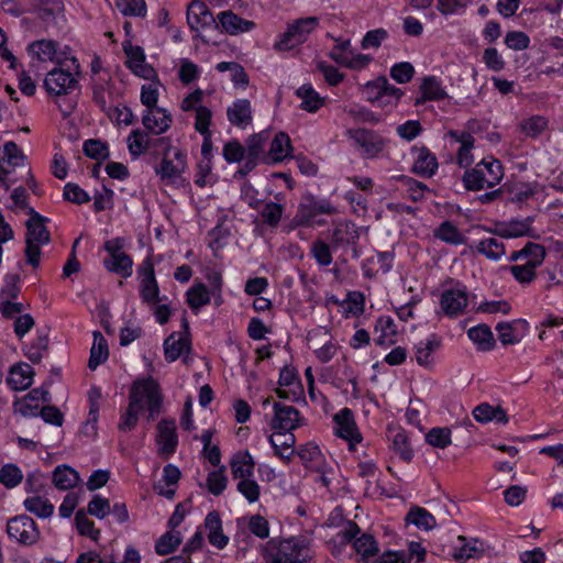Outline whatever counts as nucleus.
Returning <instances> with one entry per match:
<instances>
[{
  "label": "nucleus",
  "instance_id": "1",
  "mask_svg": "<svg viewBox=\"0 0 563 563\" xmlns=\"http://www.w3.org/2000/svg\"><path fill=\"white\" fill-rule=\"evenodd\" d=\"M144 404L147 405L148 420L155 419L161 413L163 395L158 383L152 377L133 383L129 394V406L118 426L120 431L128 432L135 428Z\"/></svg>",
  "mask_w": 563,
  "mask_h": 563
},
{
  "label": "nucleus",
  "instance_id": "2",
  "mask_svg": "<svg viewBox=\"0 0 563 563\" xmlns=\"http://www.w3.org/2000/svg\"><path fill=\"white\" fill-rule=\"evenodd\" d=\"M264 563H308L311 560L309 541L302 536L273 538L261 548Z\"/></svg>",
  "mask_w": 563,
  "mask_h": 563
},
{
  "label": "nucleus",
  "instance_id": "3",
  "mask_svg": "<svg viewBox=\"0 0 563 563\" xmlns=\"http://www.w3.org/2000/svg\"><path fill=\"white\" fill-rule=\"evenodd\" d=\"M30 219L26 221L25 234V256L26 262L34 268L38 267L41 258L40 245L47 244L51 241V233L45 222L46 218L37 213L33 208L27 210Z\"/></svg>",
  "mask_w": 563,
  "mask_h": 563
},
{
  "label": "nucleus",
  "instance_id": "4",
  "mask_svg": "<svg viewBox=\"0 0 563 563\" xmlns=\"http://www.w3.org/2000/svg\"><path fill=\"white\" fill-rule=\"evenodd\" d=\"M504 176L503 166L495 158L483 159L475 168L466 170L463 176L465 188L468 190H482L485 187H494Z\"/></svg>",
  "mask_w": 563,
  "mask_h": 563
},
{
  "label": "nucleus",
  "instance_id": "5",
  "mask_svg": "<svg viewBox=\"0 0 563 563\" xmlns=\"http://www.w3.org/2000/svg\"><path fill=\"white\" fill-rule=\"evenodd\" d=\"M360 527L354 521H347L346 527L339 532V538L342 543H350L354 540L353 547L361 560L367 562L378 553V544L373 536L363 533L361 537Z\"/></svg>",
  "mask_w": 563,
  "mask_h": 563
},
{
  "label": "nucleus",
  "instance_id": "6",
  "mask_svg": "<svg viewBox=\"0 0 563 563\" xmlns=\"http://www.w3.org/2000/svg\"><path fill=\"white\" fill-rule=\"evenodd\" d=\"M360 228L352 221H343L335 224L331 233V245L334 250H341L344 254L351 253L353 258L360 257L357 242Z\"/></svg>",
  "mask_w": 563,
  "mask_h": 563
},
{
  "label": "nucleus",
  "instance_id": "7",
  "mask_svg": "<svg viewBox=\"0 0 563 563\" xmlns=\"http://www.w3.org/2000/svg\"><path fill=\"white\" fill-rule=\"evenodd\" d=\"M346 136L367 158L377 157L386 146V140L382 135L365 128L350 129L346 131Z\"/></svg>",
  "mask_w": 563,
  "mask_h": 563
},
{
  "label": "nucleus",
  "instance_id": "8",
  "mask_svg": "<svg viewBox=\"0 0 563 563\" xmlns=\"http://www.w3.org/2000/svg\"><path fill=\"white\" fill-rule=\"evenodd\" d=\"M7 532L11 539L26 547L35 544L41 534L35 521L26 515L11 518L7 525Z\"/></svg>",
  "mask_w": 563,
  "mask_h": 563
},
{
  "label": "nucleus",
  "instance_id": "9",
  "mask_svg": "<svg viewBox=\"0 0 563 563\" xmlns=\"http://www.w3.org/2000/svg\"><path fill=\"white\" fill-rule=\"evenodd\" d=\"M318 19L314 16L303 18L290 24L275 46L279 49H290L306 41L307 35L317 26Z\"/></svg>",
  "mask_w": 563,
  "mask_h": 563
},
{
  "label": "nucleus",
  "instance_id": "10",
  "mask_svg": "<svg viewBox=\"0 0 563 563\" xmlns=\"http://www.w3.org/2000/svg\"><path fill=\"white\" fill-rule=\"evenodd\" d=\"M181 325L184 331L173 332L163 344L165 360L169 363L190 352V332L186 313L183 316Z\"/></svg>",
  "mask_w": 563,
  "mask_h": 563
},
{
  "label": "nucleus",
  "instance_id": "11",
  "mask_svg": "<svg viewBox=\"0 0 563 563\" xmlns=\"http://www.w3.org/2000/svg\"><path fill=\"white\" fill-rule=\"evenodd\" d=\"M44 86L47 93L54 97L70 95L79 87L73 74L62 68H54L48 71L44 79Z\"/></svg>",
  "mask_w": 563,
  "mask_h": 563
},
{
  "label": "nucleus",
  "instance_id": "12",
  "mask_svg": "<svg viewBox=\"0 0 563 563\" xmlns=\"http://www.w3.org/2000/svg\"><path fill=\"white\" fill-rule=\"evenodd\" d=\"M336 208L328 200H318L312 195L303 197L295 216V221L299 225H308L318 214H333Z\"/></svg>",
  "mask_w": 563,
  "mask_h": 563
},
{
  "label": "nucleus",
  "instance_id": "13",
  "mask_svg": "<svg viewBox=\"0 0 563 563\" xmlns=\"http://www.w3.org/2000/svg\"><path fill=\"white\" fill-rule=\"evenodd\" d=\"M187 23L191 31L206 27L219 29L217 18L213 16L207 4L201 0H192L187 8Z\"/></svg>",
  "mask_w": 563,
  "mask_h": 563
},
{
  "label": "nucleus",
  "instance_id": "14",
  "mask_svg": "<svg viewBox=\"0 0 563 563\" xmlns=\"http://www.w3.org/2000/svg\"><path fill=\"white\" fill-rule=\"evenodd\" d=\"M335 421V434L344 440H346L350 444V449H353L355 443H360L362 440V435L357 430L356 423L353 418V413L349 408H344L340 410L334 416Z\"/></svg>",
  "mask_w": 563,
  "mask_h": 563
},
{
  "label": "nucleus",
  "instance_id": "15",
  "mask_svg": "<svg viewBox=\"0 0 563 563\" xmlns=\"http://www.w3.org/2000/svg\"><path fill=\"white\" fill-rule=\"evenodd\" d=\"M156 443L161 455L168 457L177 448L178 438L174 419H163L157 424Z\"/></svg>",
  "mask_w": 563,
  "mask_h": 563
},
{
  "label": "nucleus",
  "instance_id": "16",
  "mask_svg": "<svg viewBox=\"0 0 563 563\" xmlns=\"http://www.w3.org/2000/svg\"><path fill=\"white\" fill-rule=\"evenodd\" d=\"M300 421L299 411L287 405L279 402L274 404V418L272 420V429L278 431H292L298 428Z\"/></svg>",
  "mask_w": 563,
  "mask_h": 563
},
{
  "label": "nucleus",
  "instance_id": "17",
  "mask_svg": "<svg viewBox=\"0 0 563 563\" xmlns=\"http://www.w3.org/2000/svg\"><path fill=\"white\" fill-rule=\"evenodd\" d=\"M172 122V114L164 108L146 110L142 118L144 129L151 131L154 135L165 133L170 128Z\"/></svg>",
  "mask_w": 563,
  "mask_h": 563
},
{
  "label": "nucleus",
  "instance_id": "18",
  "mask_svg": "<svg viewBox=\"0 0 563 563\" xmlns=\"http://www.w3.org/2000/svg\"><path fill=\"white\" fill-rule=\"evenodd\" d=\"M217 23L222 32L230 35H238L249 32L254 29L255 23L251 20H245L231 10L222 11L217 15Z\"/></svg>",
  "mask_w": 563,
  "mask_h": 563
},
{
  "label": "nucleus",
  "instance_id": "19",
  "mask_svg": "<svg viewBox=\"0 0 563 563\" xmlns=\"http://www.w3.org/2000/svg\"><path fill=\"white\" fill-rule=\"evenodd\" d=\"M467 303L468 297L465 289H448L441 295V308L449 317L462 314Z\"/></svg>",
  "mask_w": 563,
  "mask_h": 563
},
{
  "label": "nucleus",
  "instance_id": "20",
  "mask_svg": "<svg viewBox=\"0 0 563 563\" xmlns=\"http://www.w3.org/2000/svg\"><path fill=\"white\" fill-rule=\"evenodd\" d=\"M174 159L175 162L168 155L162 158L159 166L155 168L161 179L173 181L185 170L186 156L180 150L174 148Z\"/></svg>",
  "mask_w": 563,
  "mask_h": 563
},
{
  "label": "nucleus",
  "instance_id": "21",
  "mask_svg": "<svg viewBox=\"0 0 563 563\" xmlns=\"http://www.w3.org/2000/svg\"><path fill=\"white\" fill-rule=\"evenodd\" d=\"M441 345L442 340L437 334H431L424 341H420L415 345V356L417 363L424 368L431 369L434 364L432 354L439 350Z\"/></svg>",
  "mask_w": 563,
  "mask_h": 563
},
{
  "label": "nucleus",
  "instance_id": "22",
  "mask_svg": "<svg viewBox=\"0 0 563 563\" xmlns=\"http://www.w3.org/2000/svg\"><path fill=\"white\" fill-rule=\"evenodd\" d=\"M34 371L27 363H20L11 367L7 377L8 385L13 390H24L32 385Z\"/></svg>",
  "mask_w": 563,
  "mask_h": 563
},
{
  "label": "nucleus",
  "instance_id": "23",
  "mask_svg": "<svg viewBox=\"0 0 563 563\" xmlns=\"http://www.w3.org/2000/svg\"><path fill=\"white\" fill-rule=\"evenodd\" d=\"M231 472L233 478H251L254 474L255 462L249 451H239L231 457Z\"/></svg>",
  "mask_w": 563,
  "mask_h": 563
},
{
  "label": "nucleus",
  "instance_id": "24",
  "mask_svg": "<svg viewBox=\"0 0 563 563\" xmlns=\"http://www.w3.org/2000/svg\"><path fill=\"white\" fill-rule=\"evenodd\" d=\"M150 134L151 131H147L146 129H135L129 134L126 140L128 148L134 158L140 157L142 154L148 153L152 148V142L154 137Z\"/></svg>",
  "mask_w": 563,
  "mask_h": 563
},
{
  "label": "nucleus",
  "instance_id": "25",
  "mask_svg": "<svg viewBox=\"0 0 563 563\" xmlns=\"http://www.w3.org/2000/svg\"><path fill=\"white\" fill-rule=\"evenodd\" d=\"M269 442L275 450V454L289 462L295 454L294 445L296 442L291 431H278L269 437Z\"/></svg>",
  "mask_w": 563,
  "mask_h": 563
},
{
  "label": "nucleus",
  "instance_id": "26",
  "mask_svg": "<svg viewBox=\"0 0 563 563\" xmlns=\"http://www.w3.org/2000/svg\"><path fill=\"white\" fill-rule=\"evenodd\" d=\"M227 117L231 124L245 128L252 123V108L247 99H239L227 110Z\"/></svg>",
  "mask_w": 563,
  "mask_h": 563
},
{
  "label": "nucleus",
  "instance_id": "27",
  "mask_svg": "<svg viewBox=\"0 0 563 563\" xmlns=\"http://www.w3.org/2000/svg\"><path fill=\"white\" fill-rule=\"evenodd\" d=\"M250 207L254 209H260V214L263 219V222L268 224L269 227H277L282 214H283V206L273 201L262 202L261 200H255L250 196L249 201Z\"/></svg>",
  "mask_w": 563,
  "mask_h": 563
},
{
  "label": "nucleus",
  "instance_id": "28",
  "mask_svg": "<svg viewBox=\"0 0 563 563\" xmlns=\"http://www.w3.org/2000/svg\"><path fill=\"white\" fill-rule=\"evenodd\" d=\"M416 151L418 155L412 166L413 173L422 177H432L438 169V159L435 155H433L426 146L416 148Z\"/></svg>",
  "mask_w": 563,
  "mask_h": 563
},
{
  "label": "nucleus",
  "instance_id": "29",
  "mask_svg": "<svg viewBox=\"0 0 563 563\" xmlns=\"http://www.w3.org/2000/svg\"><path fill=\"white\" fill-rule=\"evenodd\" d=\"M40 400H43L44 402H48L49 401V394L47 390L43 389V388H34L32 389L23 399V401H21L19 404V412L26 417V416H37L38 413V410H40V406H38V401Z\"/></svg>",
  "mask_w": 563,
  "mask_h": 563
},
{
  "label": "nucleus",
  "instance_id": "30",
  "mask_svg": "<svg viewBox=\"0 0 563 563\" xmlns=\"http://www.w3.org/2000/svg\"><path fill=\"white\" fill-rule=\"evenodd\" d=\"M473 416L481 423H487L493 420L499 423L508 422V416L500 406L493 407L487 402L476 406L473 410Z\"/></svg>",
  "mask_w": 563,
  "mask_h": 563
},
{
  "label": "nucleus",
  "instance_id": "31",
  "mask_svg": "<svg viewBox=\"0 0 563 563\" xmlns=\"http://www.w3.org/2000/svg\"><path fill=\"white\" fill-rule=\"evenodd\" d=\"M79 482V473L68 465H58L53 472V483L58 489H70Z\"/></svg>",
  "mask_w": 563,
  "mask_h": 563
},
{
  "label": "nucleus",
  "instance_id": "32",
  "mask_svg": "<svg viewBox=\"0 0 563 563\" xmlns=\"http://www.w3.org/2000/svg\"><path fill=\"white\" fill-rule=\"evenodd\" d=\"M109 357V350L107 340L103 338L100 331L93 332V343L90 350V357L88 361V367L96 369L100 364L104 363Z\"/></svg>",
  "mask_w": 563,
  "mask_h": 563
},
{
  "label": "nucleus",
  "instance_id": "33",
  "mask_svg": "<svg viewBox=\"0 0 563 563\" xmlns=\"http://www.w3.org/2000/svg\"><path fill=\"white\" fill-rule=\"evenodd\" d=\"M296 95L301 99V109L308 112H316L324 103V98H321L310 84L299 87Z\"/></svg>",
  "mask_w": 563,
  "mask_h": 563
},
{
  "label": "nucleus",
  "instance_id": "34",
  "mask_svg": "<svg viewBox=\"0 0 563 563\" xmlns=\"http://www.w3.org/2000/svg\"><path fill=\"white\" fill-rule=\"evenodd\" d=\"M422 97L417 99L416 106L426 100H441L448 97L440 81L434 76L426 77L420 86Z\"/></svg>",
  "mask_w": 563,
  "mask_h": 563
},
{
  "label": "nucleus",
  "instance_id": "35",
  "mask_svg": "<svg viewBox=\"0 0 563 563\" xmlns=\"http://www.w3.org/2000/svg\"><path fill=\"white\" fill-rule=\"evenodd\" d=\"M470 340H472L479 350L489 351L495 346V339L490 328L486 324H479L467 331Z\"/></svg>",
  "mask_w": 563,
  "mask_h": 563
},
{
  "label": "nucleus",
  "instance_id": "36",
  "mask_svg": "<svg viewBox=\"0 0 563 563\" xmlns=\"http://www.w3.org/2000/svg\"><path fill=\"white\" fill-rule=\"evenodd\" d=\"M406 521L426 531L432 530L437 526L433 515L418 506H413L409 509Z\"/></svg>",
  "mask_w": 563,
  "mask_h": 563
},
{
  "label": "nucleus",
  "instance_id": "37",
  "mask_svg": "<svg viewBox=\"0 0 563 563\" xmlns=\"http://www.w3.org/2000/svg\"><path fill=\"white\" fill-rule=\"evenodd\" d=\"M288 148H291L289 136L286 133L279 132L273 139L268 156L265 159L268 163L282 162L287 156Z\"/></svg>",
  "mask_w": 563,
  "mask_h": 563
},
{
  "label": "nucleus",
  "instance_id": "38",
  "mask_svg": "<svg viewBox=\"0 0 563 563\" xmlns=\"http://www.w3.org/2000/svg\"><path fill=\"white\" fill-rule=\"evenodd\" d=\"M104 267L112 273L120 275L123 278H128L132 275L133 261L126 254H117L110 260H104Z\"/></svg>",
  "mask_w": 563,
  "mask_h": 563
},
{
  "label": "nucleus",
  "instance_id": "39",
  "mask_svg": "<svg viewBox=\"0 0 563 563\" xmlns=\"http://www.w3.org/2000/svg\"><path fill=\"white\" fill-rule=\"evenodd\" d=\"M434 236L451 245H460L465 243V238L459 229L450 221H444L434 231Z\"/></svg>",
  "mask_w": 563,
  "mask_h": 563
},
{
  "label": "nucleus",
  "instance_id": "40",
  "mask_svg": "<svg viewBox=\"0 0 563 563\" xmlns=\"http://www.w3.org/2000/svg\"><path fill=\"white\" fill-rule=\"evenodd\" d=\"M476 250L492 261L500 260L506 253L504 243L495 238L482 240L477 244Z\"/></svg>",
  "mask_w": 563,
  "mask_h": 563
},
{
  "label": "nucleus",
  "instance_id": "41",
  "mask_svg": "<svg viewBox=\"0 0 563 563\" xmlns=\"http://www.w3.org/2000/svg\"><path fill=\"white\" fill-rule=\"evenodd\" d=\"M209 302L210 296L205 284L195 285L187 291V303L194 311H198Z\"/></svg>",
  "mask_w": 563,
  "mask_h": 563
},
{
  "label": "nucleus",
  "instance_id": "42",
  "mask_svg": "<svg viewBox=\"0 0 563 563\" xmlns=\"http://www.w3.org/2000/svg\"><path fill=\"white\" fill-rule=\"evenodd\" d=\"M24 507L29 512L40 518H48L54 511V506L47 499H43L40 496L26 498L24 500Z\"/></svg>",
  "mask_w": 563,
  "mask_h": 563
},
{
  "label": "nucleus",
  "instance_id": "43",
  "mask_svg": "<svg viewBox=\"0 0 563 563\" xmlns=\"http://www.w3.org/2000/svg\"><path fill=\"white\" fill-rule=\"evenodd\" d=\"M548 119L542 115H533L520 123L521 131L526 136L536 139L540 136L548 128Z\"/></svg>",
  "mask_w": 563,
  "mask_h": 563
},
{
  "label": "nucleus",
  "instance_id": "44",
  "mask_svg": "<svg viewBox=\"0 0 563 563\" xmlns=\"http://www.w3.org/2000/svg\"><path fill=\"white\" fill-rule=\"evenodd\" d=\"M181 543V536L178 531H168L164 533L155 544L156 553L167 555L172 553Z\"/></svg>",
  "mask_w": 563,
  "mask_h": 563
},
{
  "label": "nucleus",
  "instance_id": "45",
  "mask_svg": "<svg viewBox=\"0 0 563 563\" xmlns=\"http://www.w3.org/2000/svg\"><path fill=\"white\" fill-rule=\"evenodd\" d=\"M82 151L91 159L102 161L110 155L107 144L98 139H90L84 142Z\"/></svg>",
  "mask_w": 563,
  "mask_h": 563
},
{
  "label": "nucleus",
  "instance_id": "46",
  "mask_svg": "<svg viewBox=\"0 0 563 563\" xmlns=\"http://www.w3.org/2000/svg\"><path fill=\"white\" fill-rule=\"evenodd\" d=\"M498 339L504 345L519 343L523 334H519L514 322H499L496 325Z\"/></svg>",
  "mask_w": 563,
  "mask_h": 563
},
{
  "label": "nucleus",
  "instance_id": "47",
  "mask_svg": "<svg viewBox=\"0 0 563 563\" xmlns=\"http://www.w3.org/2000/svg\"><path fill=\"white\" fill-rule=\"evenodd\" d=\"M29 49L42 62L53 60L56 54V43L51 40H40L31 43Z\"/></svg>",
  "mask_w": 563,
  "mask_h": 563
},
{
  "label": "nucleus",
  "instance_id": "48",
  "mask_svg": "<svg viewBox=\"0 0 563 563\" xmlns=\"http://www.w3.org/2000/svg\"><path fill=\"white\" fill-rule=\"evenodd\" d=\"M75 523L79 534L87 536L92 540L99 538L100 530L95 528L93 522L87 518V512L84 509H79L76 512Z\"/></svg>",
  "mask_w": 563,
  "mask_h": 563
},
{
  "label": "nucleus",
  "instance_id": "49",
  "mask_svg": "<svg viewBox=\"0 0 563 563\" xmlns=\"http://www.w3.org/2000/svg\"><path fill=\"white\" fill-rule=\"evenodd\" d=\"M207 488L214 496H219L223 493L228 485V477L224 474V466L217 471H212L207 477Z\"/></svg>",
  "mask_w": 563,
  "mask_h": 563
},
{
  "label": "nucleus",
  "instance_id": "50",
  "mask_svg": "<svg viewBox=\"0 0 563 563\" xmlns=\"http://www.w3.org/2000/svg\"><path fill=\"white\" fill-rule=\"evenodd\" d=\"M236 489L250 504L260 499L261 487L252 477L239 481Z\"/></svg>",
  "mask_w": 563,
  "mask_h": 563
},
{
  "label": "nucleus",
  "instance_id": "51",
  "mask_svg": "<svg viewBox=\"0 0 563 563\" xmlns=\"http://www.w3.org/2000/svg\"><path fill=\"white\" fill-rule=\"evenodd\" d=\"M267 140L268 133L266 131L251 135L246 140V156L258 159L260 155L263 153L264 144L267 142Z\"/></svg>",
  "mask_w": 563,
  "mask_h": 563
},
{
  "label": "nucleus",
  "instance_id": "52",
  "mask_svg": "<svg viewBox=\"0 0 563 563\" xmlns=\"http://www.w3.org/2000/svg\"><path fill=\"white\" fill-rule=\"evenodd\" d=\"M426 441L434 448L445 449L451 444V430L448 428H432L426 434Z\"/></svg>",
  "mask_w": 563,
  "mask_h": 563
},
{
  "label": "nucleus",
  "instance_id": "53",
  "mask_svg": "<svg viewBox=\"0 0 563 563\" xmlns=\"http://www.w3.org/2000/svg\"><path fill=\"white\" fill-rule=\"evenodd\" d=\"M21 470L14 464H7L0 468V483L8 488H13L22 482Z\"/></svg>",
  "mask_w": 563,
  "mask_h": 563
},
{
  "label": "nucleus",
  "instance_id": "54",
  "mask_svg": "<svg viewBox=\"0 0 563 563\" xmlns=\"http://www.w3.org/2000/svg\"><path fill=\"white\" fill-rule=\"evenodd\" d=\"M461 147L457 152V163L461 167H467L472 164L471 150L474 146V137L468 132H463L460 137Z\"/></svg>",
  "mask_w": 563,
  "mask_h": 563
},
{
  "label": "nucleus",
  "instance_id": "55",
  "mask_svg": "<svg viewBox=\"0 0 563 563\" xmlns=\"http://www.w3.org/2000/svg\"><path fill=\"white\" fill-rule=\"evenodd\" d=\"M117 8L123 15L144 16L146 14L144 0H118Z\"/></svg>",
  "mask_w": 563,
  "mask_h": 563
},
{
  "label": "nucleus",
  "instance_id": "56",
  "mask_svg": "<svg viewBox=\"0 0 563 563\" xmlns=\"http://www.w3.org/2000/svg\"><path fill=\"white\" fill-rule=\"evenodd\" d=\"M48 349L47 335H38L36 340L26 349V357L33 362L38 363L43 358L44 353Z\"/></svg>",
  "mask_w": 563,
  "mask_h": 563
},
{
  "label": "nucleus",
  "instance_id": "57",
  "mask_svg": "<svg viewBox=\"0 0 563 563\" xmlns=\"http://www.w3.org/2000/svg\"><path fill=\"white\" fill-rule=\"evenodd\" d=\"M413 74L415 68L409 62L397 63L390 68V77L398 84L409 82Z\"/></svg>",
  "mask_w": 563,
  "mask_h": 563
},
{
  "label": "nucleus",
  "instance_id": "58",
  "mask_svg": "<svg viewBox=\"0 0 563 563\" xmlns=\"http://www.w3.org/2000/svg\"><path fill=\"white\" fill-rule=\"evenodd\" d=\"M64 198L73 203L82 205L90 201V196L77 184L68 183L64 187Z\"/></svg>",
  "mask_w": 563,
  "mask_h": 563
},
{
  "label": "nucleus",
  "instance_id": "59",
  "mask_svg": "<svg viewBox=\"0 0 563 563\" xmlns=\"http://www.w3.org/2000/svg\"><path fill=\"white\" fill-rule=\"evenodd\" d=\"M311 253L321 266H329L332 263L330 245L321 240H317L312 243Z\"/></svg>",
  "mask_w": 563,
  "mask_h": 563
},
{
  "label": "nucleus",
  "instance_id": "60",
  "mask_svg": "<svg viewBox=\"0 0 563 563\" xmlns=\"http://www.w3.org/2000/svg\"><path fill=\"white\" fill-rule=\"evenodd\" d=\"M211 117H212V113L209 108L199 106L196 109L195 129L201 135H211V132L209 129L210 123H211Z\"/></svg>",
  "mask_w": 563,
  "mask_h": 563
},
{
  "label": "nucleus",
  "instance_id": "61",
  "mask_svg": "<svg viewBox=\"0 0 563 563\" xmlns=\"http://www.w3.org/2000/svg\"><path fill=\"white\" fill-rule=\"evenodd\" d=\"M111 510L110 503L107 498L99 495L93 496L87 507V514L103 519Z\"/></svg>",
  "mask_w": 563,
  "mask_h": 563
},
{
  "label": "nucleus",
  "instance_id": "62",
  "mask_svg": "<svg viewBox=\"0 0 563 563\" xmlns=\"http://www.w3.org/2000/svg\"><path fill=\"white\" fill-rule=\"evenodd\" d=\"M393 449L405 461L409 462L412 459V450L408 442V437L405 432H397L393 440Z\"/></svg>",
  "mask_w": 563,
  "mask_h": 563
},
{
  "label": "nucleus",
  "instance_id": "63",
  "mask_svg": "<svg viewBox=\"0 0 563 563\" xmlns=\"http://www.w3.org/2000/svg\"><path fill=\"white\" fill-rule=\"evenodd\" d=\"M505 44L514 51H522L528 48L530 44L529 36L521 31H510L506 34Z\"/></svg>",
  "mask_w": 563,
  "mask_h": 563
},
{
  "label": "nucleus",
  "instance_id": "64",
  "mask_svg": "<svg viewBox=\"0 0 563 563\" xmlns=\"http://www.w3.org/2000/svg\"><path fill=\"white\" fill-rule=\"evenodd\" d=\"M536 266L530 263L510 267L512 276L521 284H530L536 278Z\"/></svg>",
  "mask_w": 563,
  "mask_h": 563
}]
</instances>
